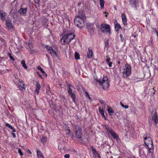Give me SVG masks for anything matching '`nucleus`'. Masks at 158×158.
I'll use <instances>...</instances> for the list:
<instances>
[{"mask_svg": "<svg viewBox=\"0 0 158 158\" xmlns=\"http://www.w3.org/2000/svg\"><path fill=\"white\" fill-rule=\"evenodd\" d=\"M96 81L101 85L103 89H107L109 86V82L108 78L106 77H103V79L101 80L97 78L95 79Z\"/></svg>", "mask_w": 158, "mask_h": 158, "instance_id": "5", "label": "nucleus"}, {"mask_svg": "<svg viewBox=\"0 0 158 158\" xmlns=\"http://www.w3.org/2000/svg\"><path fill=\"white\" fill-rule=\"evenodd\" d=\"M85 19V16L84 14L79 15L74 19L75 24L78 27H82L84 26V21Z\"/></svg>", "mask_w": 158, "mask_h": 158, "instance_id": "1", "label": "nucleus"}, {"mask_svg": "<svg viewBox=\"0 0 158 158\" xmlns=\"http://www.w3.org/2000/svg\"><path fill=\"white\" fill-rule=\"evenodd\" d=\"M75 58L76 60L79 59H80V55L77 52H75Z\"/></svg>", "mask_w": 158, "mask_h": 158, "instance_id": "31", "label": "nucleus"}, {"mask_svg": "<svg viewBox=\"0 0 158 158\" xmlns=\"http://www.w3.org/2000/svg\"><path fill=\"white\" fill-rule=\"evenodd\" d=\"M65 130L68 131L67 133L69 134L70 132V130L69 129V127L67 125H66L65 126Z\"/></svg>", "mask_w": 158, "mask_h": 158, "instance_id": "36", "label": "nucleus"}, {"mask_svg": "<svg viewBox=\"0 0 158 158\" xmlns=\"http://www.w3.org/2000/svg\"><path fill=\"white\" fill-rule=\"evenodd\" d=\"M143 149H145V148H143Z\"/></svg>", "mask_w": 158, "mask_h": 158, "instance_id": "55", "label": "nucleus"}, {"mask_svg": "<svg viewBox=\"0 0 158 158\" xmlns=\"http://www.w3.org/2000/svg\"><path fill=\"white\" fill-rule=\"evenodd\" d=\"M47 141V138L46 137H43L41 139V141L43 143H45Z\"/></svg>", "mask_w": 158, "mask_h": 158, "instance_id": "33", "label": "nucleus"}, {"mask_svg": "<svg viewBox=\"0 0 158 158\" xmlns=\"http://www.w3.org/2000/svg\"><path fill=\"white\" fill-rule=\"evenodd\" d=\"M120 105L123 107L127 109L129 107V106L128 105H124L122 102H120Z\"/></svg>", "mask_w": 158, "mask_h": 158, "instance_id": "34", "label": "nucleus"}, {"mask_svg": "<svg viewBox=\"0 0 158 158\" xmlns=\"http://www.w3.org/2000/svg\"><path fill=\"white\" fill-rule=\"evenodd\" d=\"M25 47L27 49H31L33 48V45L31 42H26L24 43Z\"/></svg>", "mask_w": 158, "mask_h": 158, "instance_id": "21", "label": "nucleus"}, {"mask_svg": "<svg viewBox=\"0 0 158 158\" xmlns=\"http://www.w3.org/2000/svg\"><path fill=\"white\" fill-rule=\"evenodd\" d=\"M100 5L102 9H103L104 8V1L103 0H100L99 1Z\"/></svg>", "mask_w": 158, "mask_h": 158, "instance_id": "29", "label": "nucleus"}, {"mask_svg": "<svg viewBox=\"0 0 158 158\" xmlns=\"http://www.w3.org/2000/svg\"><path fill=\"white\" fill-rule=\"evenodd\" d=\"M116 23L114 24V27L116 31H118L121 28V26L117 23L116 20Z\"/></svg>", "mask_w": 158, "mask_h": 158, "instance_id": "24", "label": "nucleus"}, {"mask_svg": "<svg viewBox=\"0 0 158 158\" xmlns=\"http://www.w3.org/2000/svg\"><path fill=\"white\" fill-rule=\"evenodd\" d=\"M37 74L38 75H40V73H38V72L37 73Z\"/></svg>", "mask_w": 158, "mask_h": 158, "instance_id": "53", "label": "nucleus"}, {"mask_svg": "<svg viewBox=\"0 0 158 158\" xmlns=\"http://www.w3.org/2000/svg\"><path fill=\"white\" fill-rule=\"evenodd\" d=\"M36 88L35 91V94H38L39 92V90L41 88L40 85L39 84V82H37L36 84Z\"/></svg>", "mask_w": 158, "mask_h": 158, "instance_id": "19", "label": "nucleus"}, {"mask_svg": "<svg viewBox=\"0 0 158 158\" xmlns=\"http://www.w3.org/2000/svg\"><path fill=\"white\" fill-rule=\"evenodd\" d=\"M27 8H21L19 10V12L22 15L25 16L26 15L27 12Z\"/></svg>", "mask_w": 158, "mask_h": 158, "instance_id": "14", "label": "nucleus"}, {"mask_svg": "<svg viewBox=\"0 0 158 158\" xmlns=\"http://www.w3.org/2000/svg\"><path fill=\"white\" fill-rule=\"evenodd\" d=\"M39 76L41 78H42V76H41L40 74V75H39Z\"/></svg>", "mask_w": 158, "mask_h": 158, "instance_id": "52", "label": "nucleus"}, {"mask_svg": "<svg viewBox=\"0 0 158 158\" xmlns=\"http://www.w3.org/2000/svg\"><path fill=\"white\" fill-rule=\"evenodd\" d=\"M120 38L121 41L122 42H123L124 41V39L123 38V35L122 34H121L120 35Z\"/></svg>", "mask_w": 158, "mask_h": 158, "instance_id": "39", "label": "nucleus"}, {"mask_svg": "<svg viewBox=\"0 0 158 158\" xmlns=\"http://www.w3.org/2000/svg\"><path fill=\"white\" fill-rule=\"evenodd\" d=\"M139 2V0H129V2L130 5L134 7L135 9H137L138 6L137 4Z\"/></svg>", "mask_w": 158, "mask_h": 158, "instance_id": "10", "label": "nucleus"}, {"mask_svg": "<svg viewBox=\"0 0 158 158\" xmlns=\"http://www.w3.org/2000/svg\"><path fill=\"white\" fill-rule=\"evenodd\" d=\"M156 32L157 34V36L158 37V31H156Z\"/></svg>", "mask_w": 158, "mask_h": 158, "instance_id": "50", "label": "nucleus"}, {"mask_svg": "<svg viewBox=\"0 0 158 158\" xmlns=\"http://www.w3.org/2000/svg\"><path fill=\"white\" fill-rule=\"evenodd\" d=\"M144 143L149 150V152L152 153L154 146L151 138L149 136H144Z\"/></svg>", "mask_w": 158, "mask_h": 158, "instance_id": "3", "label": "nucleus"}, {"mask_svg": "<svg viewBox=\"0 0 158 158\" xmlns=\"http://www.w3.org/2000/svg\"><path fill=\"white\" fill-rule=\"evenodd\" d=\"M6 13L4 11L0 10V15L1 20L3 22L5 21Z\"/></svg>", "mask_w": 158, "mask_h": 158, "instance_id": "12", "label": "nucleus"}, {"mask_svg": "<svg viewBox=\"0 0 158 158\" xmlns=\"http://www.w3.org/2000/svg\"><path fill=\"white\" fill-rule=\"evenodd\" d=\"M6 20V26L9 28H12L14 27L12 25L11 21L10 20Z\"/></svg>", "mask_w": 158, "mask_h": 158, "instance_id": "18", "label": "nucleus"}, {"mask_svg": "<svg viewBox=\"0 0 158 158\" xmlns=\"http://www.w3.org/2000/svg\"><path fill=\"white\" fill-rule=\"evenodd\" d=\"M46 48L48 50V52L49 53L51 56L54 58H57V56L56 52L53 49V48L51 46L49 45H47Z\"/></svg>", "mask_w": 158, "mask_h": 158, "instance_id": "8", "label": "nucleus"}, {"mask_svg": "<svg viewBox=\"0 0 158 158\" xmlns=\"http://www.w3.org/2000/svg\"><path fill=\"white\" fill-rule=\"evenodd\" d=\"M68 92L69 94L72 93L73 92H74L75 90V89L74 87L71 84H69L68 85Z\"/></svg>", "mask_w": 158, "mask_h": 158, "instance_id": "16", "label": "nucleus"}, {"mask_svg": "<svg viewBox=\"0 0 158 158\" xmlns=\"http://www.w3.org/2000/svg\"><path fill=\"white\" fill-rule=\"evenodd\" d=\"M99 102L101 104L105 105V102L103 100H100L99 101Z\"/></svg>", "mask_w": 158, "mask_h": 158, "instance_id": "41", "label": "nucleus"}, {"mask_svg": "<svg viewBox=\"0 0 158 158\" xmlns=\"http://www.w3.org/2000/svg\"><path fill=\"white\" fill-rule=\"evenodd\" d=\"M118 63L119 64L120 63V62H118Z\"/></svg>", "mask_w": 158, "mask_h": 158, "instance_id": "57", "label": "nucleus"}, {"mask_svg": "<svg viewBox=\"0 0 158 158\" xmlns=\"http://www.w3.org/2000/svg\"><path fill=\"white\" fill-rule=\"evenodd\" d=\"M107 131L109 132L112 135L114 138L115 139L117 140H118L119 139L118 136L112 129H107Z\"/></svg>", "mask_w": 158, "mask_h": 158, "instance_id": "9", "label": "nucleus"}, {"mask_svg": "<svg viewBox=\"0 0 158 158\" xmlns=\"http://www.w3.org/2000/svg\"><path fill=\"white\" fill-rule=\"evenodd\" d=\"M29 153H31V152L30 151H29Z\"/></svg>", "mask_w": 158, "mask_h": 158, "instance_id": "56", "label": "nucleus"}, {"mask_svg": "<svg viewBox=\"0 0 158 158\" xmlns=\"http://www.w3.org/2000/svg\"><path fill=\"white\" fill-rule=\"evenodd\" d=\"M69 94H70L71 97L72 98L73 101L74 102H75L76 96L75 94L73 93Z\"/></svg>", "mask_w": 158, "mask_h": 158, "instance_id": "28", "label": "nucleus"}, {"mask_svg": "<svg viewBox=\"0 0 158 158\" xmlns=\"http://www.w3.org/2000/svg\"><path fill=\"white\" fill-rule=\"evenodd\" d=\"M14 132H13L12 131V132L11 133V135L14 138H15L16 137V135H15V133H14Z\"/></svg>", "mask_w": 158, "mask_h": 158, "instance_id": "43", "label": "nucleus"}, {"mask_svg": "<svg viewBox=\"0 0 158 158\" xmlns=\"http://www.w3.org/2000/svg\"><path fill=\"white\" fill-rule=\"evenodd\" d=\"M73 128L75 131L76 136L78 139L81 138L82 136V129L81 127L77 125L73 126Z\"/></svg>", "mask_w": 158, "mask_h": 158, "instance_id": "6", "label": "nucleus"}, {"mask_svg": "<svg viewBox=\"0 0 158 158\" xmlns=\"http://www.w3.org/2000/svg\"><path fill=\"white\" fill-rule=\"evenodd\" d=\"M121 18L124 25H126L127 24V18H126V15L124 13L122 14Z\"/></svg>", "mask_w": 158, "mask_h": 158, "instance_id": "20", "label": "nucleus"}, {"mask_svg": "<svg viewBox=\"0 0 158 158\" xmlns=\"http://www.w3.org/2000/svg\"><path fill=\"white\" fill-rule=\"evenodd\" d=\"M101 30L102 31L105 33H111L110 27L108 24H102L101 25Z\"/></svg>", "mask_w": 158, "mask_h": 158, "instance_id": "7", "label": "nucleus"}, {"mask_svg": "<svg viewBox=\"0 0 158 158\" xmlns=\"http://www.w3.org/2000/svg\"><path fill=\"white\" fill-rule=\"evenodd\" d=\"M64 157L65 158H69L70 156L69 154H66L64 155Z\"/></svg>", "mask_w": 158, "mask_h": 158, "instance_id": "42", "label": "nucleus"}, {"mask_svg": "<svg viewBox=\"0 0 158 158\" xmlns=\"http://www.w3.org/2000/svg\"><path fill=\"white\" fill-rule=\"evenodd\" d=\"M122 73L123 75V78H127L131 73V68L130 66L128 64H126L125 68L123 69Z\"/></svg>", "mask_w": 158, "mask_h": 158, "instance_id": "4", "label": "nucleus"}, {"mask_svg": "<svg viewBox=\"0 0 158 158\" xmlns=\"http://www.w3.org/2000/svg\"><path fill=\"white\" fill-rule=\"evenodd\" d=\"M104 14H105L106 15H105V16L106 17H107V15L108 14V13H106V12H105L104 13Z\"/></svg>", "mask_w": 158, "mask_h": 158, "instance_id": "49", "label": "nucleus"}, {"mask_svg": "<svg viewBox=\"0 0 158 158\" xmlns=\"http://www.w3.org/2000/svg\"><path fill=\"white\" fill-rule=\"evenodd\" d=\"M102 126H103V127H105V128H106V130H107V129H109L108 128H107V126L106 125H105V124H103V125H102Z\"/></svg>", "mask_w": 158, "mask_h": 158, "instance_id": "47", "label": "nucleus"}, {"mask_svg": "<svg viewBox=\"0 0 158 158\" xmlns=\"http://www.w3.org/2000/svg\"><path fill=\"white\" fill-rule=\"evenodd\" d=\"M85 95L86 97H87L89 99L91 100V98L90 97L88 93L87 92H85Z\"/></svg>", "mask_w": 158, "mask_h": 158, "instance_id": "35", "label": "nucleus"}, {"mask_svg": "<svg viewBox=\"0 0 158 158\" xmlns=\"http://www.w3.org/2000/svg\"><path fill=\"white\" fill-rule=\"evenodd\" d=\"M152 120L154 121L155 124H156L158 122V114L157 112H155L152 117Z\"/></svg>", "mask_w": 158, "mask_h": 158, "instance_id": "15", "label": "nucleus"}, {"mask_svg": "<svg viewBox=\"0 0 158 158\" xmlns=\"http://www.w3.org/2000/svg\"><path fill=\"white\" fill-rule=\"evenodd\" d=\"M75 37V35L72 33L66 34L61 39L60 42L62 45L68 44L74 39Z\"/></svg>", "mask_w": 158, "mask_h": 158, "instance_id": "2", "label": "nucleus"}, {"mask_svg": "<svg viewBox=\"0 0 158 158\" xmlns=\"http://www.w3.org/2000/svg\"><path fill=\"white\" fill-rule=\"evenodd\" d=\"M106 61L107 62H109L111 60V59H110V58L109 57V56H108V55L106 56Z\"/></svg>", "mask_w": 158, "mask_h": 158, "instance_id": "37", "label": "nucleus"}, {"mask_svg": "<svg viewBox=\"0 0 158 158\" xmlns=\"http://www.w3.org/2000/svg\"><path fill=\"white\" fill-rule=\"evenodd\" d=\"M34 2L37 3L39 4L40 2V0H34Z\"/></svg>", "mask_w": 158, "mask_h": 158, "instance_id": "45", "label": "nucleus"}, {"mask_svg": "<svg viewBox=\"0 0 158 158\" xmlns=\"http://www.w3.org/2000/svg\"><path fill=\"white\" fill-rule=\"evenodd\" d=\"M107 107V111L109 113V115H112V114L114 112V111L112 109L110 106H108Z\"/></svg>", "mask_w": 158, "mask_h": 158, "instance_id": "27", "label": "nucleus"}, {"mask_svg": "<svg viewBox=\"0 0 158 158\" xmlns=\"http://www.w3.org/2000/svg\"><path fill=\"white\" fill-rule=\"evenodd\" d=\"M37 156L38 158H45L40 151L38 150L37 151Z\"/></svg>", "mask_w": 158, "mask_h": 158, "instance_id": "23", "label": "nucleus"}, {"mask_svg": "<svg viewBox=\"0 0 158 158\" xmlns=\"http://www.w3.org/2000/svg\"><path fill=\"white\" fill-rule=\"evenodd\" d=\"M101 115H102L103 118H104L105 120L106 119V118L104 114V113H102V114H101Z\"/></svg>", "mask_w": 158, "mask_h": 158, "instance_id": "46", "label": "nucleus"}, {"mask_svg": "<svg viewBox=\"0 0 158 158\" xmlns=\"http://www.w3.org/2000/svg\"><path fill=\"white\" fill-rule=\"evenodd\" d=\"M114 9H115L117 10V9H116V7L115 6L114 7Z\"/></svg>", "mask_w": 158, "mask_h": 158, "instance_id": "54", "label": "nucleus"}, {"mask_svg": "<svg viewBox=\"0 0 158 158\" xmlns=\"http://www.w3.org/2000/svg\"><path fill=\"white\" fill-rule=\"evenodd\" d=\"M5 126L6 127H8V128H10V129L12 130L13 132H15L16 131L15 130L14 128L11 125L9 124L8 123H6L5 124Z\"/></svg>", "mask_w": 158, "mask_h": 158, "instance_id": "26", "label": "nucleus"}, {"mask_svg": "<svg viewBox=\"0 0 158 158\" xmlns=\"http://www.w3.org/2000/svg\"><path fill=\"white\" fill-rule=\"evenodd\" d=\"M18 153L21 156H22V155H23V154L22 152V151H21L20 148H19L18 149Z\"/></svg>", "mask_w": 158, "mask_h": 158, "instance_id": "40", "label": "nucleus"}, {"mask_svg": "<svg viewBox=\"0 0 158 158\" xmlns=\"http://www.w3.org/2000/svg\"><path fill=\"white\" fill-rule=\"evenodd\" d=\"M19 83L18 84V87L19 89L23 91H25V85L23 83V81H19Z\"/></svg>", "mask_w": 158, "mask_h": 158, "instance_id": "11", "label": "nucleus"}, {"mask_svg": "<svg viewBox=\"0 0 158 158\" xmlns=\"http://www.w3.org/2000/svg\"><path fill=\"white\" fill-rule=\"evenodd\" d=\"M87 29L88 31L90 33H92L94 32V30L92 25L87 26Z\"/></svg>", "mask_w": 158, "mask_h": 158, "instance_id": "22", "label": "nucleus"}, {"mask_svg": "<svg viewBox=\"0 0 158 158\" xmlns=\"http://www.w3.org/2000/svg\"><path fill=\"white\" fill-rule=\"evenodd\" d=\"M21 64L22 65V66L25 69H27V67L25 63V62L24 60H22L21 61Z\"/></svg>", "mask_w": 158, "mask_h": 158, "instance_id": "30", "label": "nucleus"}, {"mask_svg": "<svg viewBox=\"0 0 158 158\" xmlns=\"http://www.w3.org/2000/svg\"><path fill=\"white\" fill-rule=\"evenodd\" d=\"M8 56H9L10 58L12 60H15V59H14V58H13V57L11 55V54L10 53H8Z\"/></svg>", "mask_w": 158, "mask_h": 158, "instance_id": "38", "label": "nucleus"}, {"mask_svg": "<svg viewBox=\"0 0 158 158\" xmlns=\"http://www.w3.org/2000/svg\"><path fill=\"white\" fill-rule=\"evenodd\" d=\"M82 89L83 90V91H84V92H86V89H85V88L83 87H82Z\"/></svg>", "mask_w": 158, "mask_h": 158, "instance_id": "48", "label": "nucleus"}, {"mask_svg": "<svg viewBox=\"0 0 158 158\" xmlns=\"http://www.w3.org/2000/svg\"><path fill=\"white\" fill-rule=\"evenodd\" d=\"M98 111L101 114L104 113V111L103 107H99L98 108Z\"/></svg>", "mask_w": 158, "mask_h": 158, "instance_id": "32", "label": "nucleus"}, {"mask_svg": "<svg viewBox=\"0 0 158 158\" xmlns=\"http://www.w3.org/2000/svg\"><path fill=\"white\" fill-rule=\"evenodd\" d=\"M108 65L109 67H111L112 66V62H108Z\"/></svg>", "mask_w": 158, "mask_h": 158, "instance_id": "44", "label": "nucleus"}, {"mask_svg": "<svg viewBox=\"0 0 158 158\" xmlns=\"http://www.w3.org/2000/svg\"><path fill=\"white\" fill-rule=\"evenodd\" d=\"M93 52L91 48H89L87 53L88 58H91L93 56Z\"/></svg>", "mask_w": 158, "mask_h": 158, "instance_id": "13", "label": "nucleus"}, {"mask_svg": "<svg viewBox=\"0 0 158 158\" xmlns=\"http://www.w3.org/2000/svg\"><path fill=\"white\" fill-rule=\"evenodd\" d=\"M108 45H109V44H107H107H105V46H107H107H108Z\"/></svg>", "mask_w": 158, "mask_h": 158, "instance_id": "51", "label": "nucleus"}, {"mask_svg": "<svg viewBox=\"0 0 158 158\" xmlns=\"http://www.w3.org/2000/svg\"><path fill=\"white\" fill-rule=\"evenodd\" d=\"M92 151L94 158H100V156L97 153L96 149L94 148H92Z\"/></svg>", "mask_w": 158, "mask_h": 158, "instance_id": "17", "label": "nucleus"}, {"mask_svg": "<svg viewBox=\"0 0 158 158\" xmlns=\"http://www.w3.org/2000/svg\"><path fill=\"white\" fill-rule=\"evenodd\" d=\"M37 69L40 71L43 74V75L46 77L47 76V74L45 73L43 69L40 66H38L37 67Z\"/></svg>", "mask_w": 158, "mask_h": 158, "instance_id": "25", "label": "nucleus"}]
</instances>
